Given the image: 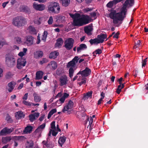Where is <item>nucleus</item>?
<instances>
[{"label": "nucleus", "instance_id": "obj_12", "mask_svg": "<svg viewBox=\"0 0 148 148\" xmlns=\"http://www.w3.org/2000/svg\"><path fill=\"white\" fill-rule=\"evenodd\" d=\"M59 81L60 82V85L63 86L66 85L68 82V77L66 75H64L61 76L59 78Z\"/></svg>", "mask_w": 148, "mask_h": 148}, {"label": "nucleus", "instance_id": "obj_33", "mask_svg": "<svg viewBox=\"0 0 148 148\" xmlns=\"http://www.w3.org/2000/svg\"><path fill=\"white\" fill-rule=\"evenodd\" d=\"M66 139V138L65 137H61L60 138L58 142L61 146H62V145L65 142Z\"/></svg>", "mask_w": 148, "mask_h": 148}, {"label": "nucleus", "instance_id": "obj_36", "mask_svg": "<svg viewBox=\"0 0 148 148\" xmlns=\"http://www.w3.org/2000/svg\"><path fill=\"white\" fill-rule=\"evenodd\" d=\"M20 10L21 11L24 12H29V9L27 7L24 6H22L20 7Z\"/></svg>", "mask_w": 148, "mask_h": 148}, {"label": "nucleus", "instance_id": "obj_6", "mask_svg": "<svg viewBox=\"0 0 148 148\" xmlns=\"http://www.w3.org/2000/svg\"><path fill=\"white\" fill-rule=\"evenodd\" d=\"M16 60L14 56L8 54L5 57V62L7 66L10 67H12L16 65Z\"/></svg>", "mask_w": 148, "mask_h": 148}, {"label": "nucleus", "instance_id": "obj_14", "mask_svg": "<svg viewBox=\"0 0 148 148\" xmlns=\"http://www.w3.org/2000/svg\"><path fill=\"white\" fill-rule=\"evenodd\" d=\"M93 30V26L92 24L85 26L84 28L85 32L88 36H90L92 34V32Z\"/></svg>", "mask_w": 148, "mask_h": 148}, {"label": "nucleus", "instance_id": "obj_10", "mask_svg": "<svg viewBox=\"0 0 148 148\" xmlns=\"http://www.w3.org/2000/svg\"><path fill=\"white\" fill-rule=\"evenodd\" d=\"M73 102L72 101L70 100L64 107L62 110V112L65 113L66 112H69V113L70 114V111L69 110L73 108Z\"/></svg>", "mask_w": 148, "mask_h": 148}, {"label": "nucleus", "instance_id": "obj_38", "mask_svg": "<svg viewBox=\"0 0 148 148\" xmlns=\"http://www.w3.org/2000/svg\"><path fill=\"white\" fill-rule=\"evenodd\" d=\"M80 80H78V81H81L78 83V84L81 86L83 84H85L86 82V78L83 77L82 78H80Z\"/></svg>", "mask_w": 148, "mask_h": 148}, {"label": "nucleus", "instance_id": "obj_18", "mask_svg": "<svg viewBox=\"0 0 148 148\" xmlns=\"http://www.w3.org/2000/svg\"><path fill=\"white\" fill-rule=\"evenodd\" d=\"M123 1V0H114L112 1H110L106 5V6L109 8H112L114 5H115L119 2Z\"/></svg>", "mask_w": 148, "mask_h": 148}, {"label": "nucleus", "instance_id": "obj_20", "mask_svg": "<svg viewBox=\"0 0 148 148\" xmlns=\"http://www.w3.org/2000/svg\"><path fill=\"white\" fill-rule=\"evenodd\" d=\"M16 84V82L14 81H12L9 83L8 84L9 87L8 91L9 92H11L14 89Z\"/></svg>", "mask_w": 148, "mask_h": 148}, {"label": "nucleus", "instance_id": "obj_42", "mask_svg": "<svg viewBox=\"0 0 148 148\" xmlns=\"http://www.w3.org/2000/svg\"><path fill=\"white\" fill-rule=\"evenodd\" d=\"M102 53L101 50L100 49H98L94 51L93 53V56H96V55L97 54H99Z\"/></svg>", "mask_w": 148, "mask_h": 148}, {"label": "nucleus", "instance_id": "obj_30", "mask_svg": "<svg viewBox=\"0 0 148 148\" xmlns=\"http://www.w3.org/2000/svg\"><path fill=\"white\" fill-rule=\"evenodd\" d=\"M27 30L31 34H36L37 33L36 30L34 27L32 26H29Z\"/></svg>", "mask_w": 148, "mask_h": 148}, {"label": "nucleus", "instance_id": "obj_39", "mask_svg": "<svg viewBox=\"0 0 148 148\" xmlns=\"http://www.w3.org/2000/svg\"><path fill=\"white\" fill-rule=\"evenodd\" d=\"M56 109H52L49 113L48 116V119H49L51 116L54 113L56 112Z\"/></svg>", "mask_w": 148, "mask_h": 148}, {"label": "nucleus", "instance_id": "obj_51", "mask_svg": "<svg viewBox=\"0 0 148 148\" xmlns=\"http://www.w3.org/2000/svg\"><path fill=\"white\" fill-rule=\"evenodd\" d=\"M53 19L52 16L50 17L49 20L48 21V23L49 25L52 24L53 23Z\"/></svg>", "mask_w": 148, "mask_h": 148}, {"label": "nucleus", "instance_id": "obj_3", "mask_svg": "<svg viewBox=\"0 0 148 148\" xmlns=\"http://www.w3.org/2000/svg\"><path fill=\"white\" fill-rule=\"evenodd\" d=\"M107 37L106 34H101L97 36V38L94 39H91L89 40V42L91 45L94 44L97 45L103 43Z\"/></svg>", "mask_w": 148, "mask_h": 148}, {"label": "nucleus", "instance_id": "obj_49", "mask_svg": "<svg viewBox=\"0 0 148 148\" xmlns=\"http://www.w3.org/2000/svg\"><path fill=\"white\" fill-rule=\"evenodd\" d=\"M13 75L10 72L7 73L5 75V77L7 79H9L11 78Z\"/></svg>", "mask_w": 148, "mask_h": 148}, {"label": "nucleus", "instance_id": "obj_52", "mask_svg": "<svg viewBox=\"0 0 148 148\" xmlns=\"http://www.w3.org/2000/svg\"><path fill=\"white\" fill-rule=\"evenodd\" d=\"M121 85H119L118 86V88L117 89L116 92L118 94H119L121 92V90L122 88H121Z\"/></svg>", "mask_w": 148, "mask_h": 148}, {"label": "nucleus", "instance_id": "obj_27", "mask_svg": "<svg viewBox=\"0 0 148 148\" xmlns=\"http://www.w3.org/2000/svg\"><path fill=\"white\" fill-rule=\"evenodd\" d=\"M43 72L41 71L37 72L36 74V79L39 80L42 79V77Z\"/></svg>", "mask_w": 148, "mask_h": 148}, {"label": "nucleus", "instance_id": "obj_13", "mask_svg": "<svg viewBox=\"0 0 148 148\" xmlns=\"http://www.w3.org/2000/svg\"><path fill=\"white\" fill-rule=\"evenodd\" d=\"M34 38L31 36H27L25 38V41L24 43L27 46H30L33 44L34 42Z\"/></svg>", "mask_w": 148, "mask_h": 148}, {"label": "nucleus", "instance_id": "obj_31", "mask_svg": "<svg viewBox=\"0 0 148 148\" xmlns=\"http://www.w3.org/2000/svg\"><path fill=\"white\" fill-rule=\"evenodd\" d=\"M11 140V136H6L2 138V141L3 143L6 144L7 142Z\"/></svg>", "mask_w": 148, "mask_h": 148}, {"label": "nucleus", "instance_id": "obj_46", "mask_svg": "<svg viewBox=\"0 0 148 148\" xmlns=\"http://www.w3.org/2000/svg\"><path fill=\"white\" fill-rule=\"evenodd\" d=\"M36 54L38 57H42L43 56V53L42 51H38L36 52Z\"/></svg>", "mask_w": 148, "mask_h": 148}, {"label": "nucleus", "instance_id": "obj_1", "mask_svg": "<svg viewBox=\"0 0 148 148\" xmlns=\"http://www.w3.org/2000/svg\"><path fill=\"white\" fill-rule=\"evenodd\" d=\"M134 3V0H126L123 4L120 12L117 13L115 10L111 12L109 17L113 19V23L115 26L119 27L122 23L126 17L127 8L132 6Z\"/></svg>", "mask_w": 148, "mask_h": 148}, {"label": "nucleus", "instance_id": "obj_28", "mask_svg": "<svg viewBox=\"0 0 148 148\" xmlns=\"http://www.w3.org/2000/svg\"><path fill=\"white\" fill-rule=\"evenodd\" d=\"M25 116V114L22 111H18L16 113V117L17 119H21L23 118Z\"/></svg>", "mask_w": 148, "mask_h": 148}, {"label": "nucleus", "instance_id": "obj_4", "mask_svg": "<svg viewBox=\"0 0 148 148\" xmlns=\"http://www.w3.org/2000/svg\"><path fill=\"white\" fill-rule=\"evenodd\" d=\"M13 24L18 27L24 26L26 24V19L22 16L17 17L13 19Z\"/></svg>", "mask_w": 148, "mask_h": 148}, {"label": "nucleus", "instance_id": "obj_37", "mask_svg": "<svg viewBox=\"0 0 148 148\" xmlns=\"http://www.w3.org/2000/svg\"><path fill=\"white\" fill-rule=\"evenodd\" d=\"M33 96H34V101L35 102H38L40 101L41 99L40 97L36 92L34 93Z\"/></svg>", "mask_w": 148, "mask_h": 148}, {"label": "nucleus", "instance_id": "obj_34", "mask_svg": "<svg viewBox=\"0 0 148 148\" xmlns=\"http://www.w3.org/2000/svg\"><path fill=\"white\" fill-rule=\"evenodd\" d=\"M34 143L32 141H27L26 143V148H32Z\"/></svg>", "mask_w": 148, "mask_h": 148}, {"label": "nucleus", "instance_id": "obj_35", "mask_svg": "<svg viewBox=\"0 0 148 148\" xmlns=\"http://www.w3.org/2000/svg\"><path fill=\"white\" fill-rule=\"evenodd\" d=\"M63 42V41L62 38H59L57 40L56 45L58 47L62 45Z\"/></svg>", "mask_w": 148, "mask_h": 148}, {"label": "nucleus", "instance_id": "obj_56", "mask_svg": "<svg viewBox=\"0 0 148 148\" xmlns=\"http://www.w3.org/2000/svg\"><path fill=\"white\" fill-rule=\"evenodd\" d=\"M45 123H43L42 124L40 125L38 127L40 128L42 130H43L44 128L45 127Z\"/></svg>", "mask_w": 148, "mask_h": 148}, {"label": "nucleus", "instance_id": "obj_50", "mask_svg": "<svg viewBox=\"0 0 148 148\" xmlns=\"http://www.w3.org/2000/svg\"><path fill=\"white\" fill-rule=\"evenodd\" d=\"M22 103L24 104L25 105L27 106H30L32 105V103H31L30 102L27 101H22Z\"/></svg>", "mask_w": 148, "mask_h": 148}, {"label": "nucleus", "instance_id": "obj_57", "mask_svg": "<svg viewBox=\"0 0 148 148\" xmlns=\"http://www.w3.org/2000/svg\"><path fill=\"white\" fill-rule=\"evenodd\" d=\"M52 130V135L53 136H55L58 133V132H56L55 130Z\"/></svg>", "mask_w": 148, "mask_h": 148}, {"label": "nucleus", "instance_id": "obj_61", "mask_svg": "<svg viewBox=\"0 0 148 148\" xmlns=\"http://www.w3.org/2000/svg\"><path fill=\"white\" fill-rule=\"evenodd\" d=\"M119 32H117L116 34H115L113 36L114 38H119Z\"/></svg>", "mask_w": 148, "mask_h": 148}, {"label": "nucleus", "instance_id": "obj_25", "mask_svg": "<svg viewBox=\"0 0 148 148\" xmlns=\"http://www.w3.org/2000/svg\"><path fill=\"white\" fill-rule=\"evenodd\" d=\"M69 96V94L66 93H64V95L63 96L61 97L59 100H58L56 102H58V101L60 102L61 103H63L65 99L67 98V97Z\"/></svg>", "mask_w": 148, "mask_h": 148}, {"label": "nucleus", "instance_id": "obj_16", "mask_svg": "<svg viewBox=\"0 0 148 148\" xmlns=\"http://www.w3.org/2000/svg\"><path fill=\"white\" fill-rule=\"evenodd\" d=\"M23 136H14L13 137L14 139V147H16L18 145V141L19 140H23L25 139Z\"/></svg>", "mask_w": 148, "mask_h": 148}, {"label": "nucleus", "instance_id": "obj_54", "mask_svg": "<svg viewBox=\"0 0 148 148\" xmlns=\"http://www.w3.org/2000/svg\"><path fill=\"white\" fill-rule=\"evenodd\" d=\"M42 143L44 145V146H45L47 147H49V145L48 144L47 142L45 141H43L42 142Z\"/></svg>", "mask_w": 148, "mask_h": 148}, {"label": "nucleus", "instance_id": "obj_11", "mask_svg": "<svg viewBox=\"0 0 148 148\" xmlns=\"http://www.w3.org/2000/svg\"><path fill=\"white\" fill-rule=\"evenodd\" d=\"M26 60L22 58H19L17 60V67L18 69H21L25 65Z\"/></svg>", "mask_w": 148, "mask_h": 148}, {"label": "nucleus", "instance_id": "obj_64", "mask_svg": "<svg viewBox=\"0 0 148 148\" xmlns=\"http://www.w3.org/2000/svg\"><path fill=\"white\" fill-rule=\"evenodd\" d=\"M123 78L122 77L120 78L118 80V81L119 82V84H120L119 85H121L122 84L121 81L123 80Z\"/></svg>", "mask_w": 148, "mask_h": 148}, {"label": "nucleus", "instance_id": "obj_29", "mask_svg": "<svg viewBox=\"0 0 148 148\" xmlns=\"http://www.w3.org/2000/svg\"><path fill=\"white\" fill-rule=\"evenodd\" d=\"M62 5L65 7L69 5L70 2V0H60Z\"/></svg>", "mask_w": 148, "mask_h": 148}, {"label": "nucleus", "instance_id": "obj_47", "mask_svg": "<svg viewBox=\"0 0 148 148\" xmlns=\"http://www.w3.org/2000/svg\"><path fill=\"white\" fill-rule=\"evenodd\" d=\"M91 17H89L90 18V20L91 18H94V19L96 18V13L95 12H91L90 13Z\"/></svg>", "mask_w": 148, "mask_h": 148}, {"label": "nucleus", "instance_id": "obj_53", "mask_svg": "<svg viewBox=\"0 0 148 148\" xmlns=\"http://www.w3.org/2000/svg\"><path fill=\"white\" fill-rule=\"evenodd\" d=\"M147 59V58H146L143 61L142 60V68L143 67L145 66L146 65V62H147V60H146Z\"/></svg>", "mask_w": 148, "mask_h": 148}, {"label": "nucleus", "instance_id": "obj_26", "mask_svg": "<svg viewBox=\"0 0 148 148\" xmlns=\"http://www.w3.org/2000/svg\"><path fill=\"white\" fill-rule=\"evenodd\" d=\"M86 122L89 121V125H88L87 128H88L89 127V129H92V123L93 122V119L92 117H90V118L86 116Z\"/></svg>", "mask_w": 148, "mask_h": 148}, {"label": "nucleus", "instance_id": "obj_21", "mask_svg": "<svg viewBox=\"0 0 148 148\" xmlns=\"http://www.w3.org/2000/svg\"><path fill=\"white\" fill-rule=\"evenodd\" d=\"M87 48V47L86 44H82L77 48V52L78 53H80L82 50L86 49Z\"/></svg>", "mask_w": 148, "mask_h": 148}, {"label": "nucleus", "instance_id": "obj_55", "mask_svg": "<svg viewBox=\"0 0 148 148\" xmlns=\"http://www.w3.org/2000/svg\"><path fill=\"white\" fill-rule=\"evenodd\" d=\"M92 91H90L87 92L86 94V95L88 97H91L92 96Z\"/></svg>", "mask_w": 148, "mask_h": 148}, {"label": "nucleus", "instance_id": "obj_15", "mask_svg": "<svg viewBox=\"0 0 148 148\" xmlns=\"http://www.w3.org/2000/svg\"><path fill=\"white\" fill-rule=\"evenodd\" d=\"M13 130L12 128L9 129L7 127H5L1 131L0 135L4 136L10 134L13 131Z\"/></svg>", "mask_w": 148, "mask_h": 148}, {"label": "nucleus", "instance_id": "obj_63", "mask_svg": "<svg viewBox=\"0 0 148 148\" xmlns=\"http://www.w3.org/2000/svg\"><path fill=\"white\" fill-rule=\"evenodd\" d=\"M79 75H80L79 74H78V73H77V75L75 76L73 78V80L75 81V80L77 79V78L78 79V78L79 77Z\"/></svg>", "mask_w": 148, "mask_h": 148}, {"label": "nucleus", "instance_id": "obj_5", "mask_svg": "<svg viewBox=\"0 0 148 148\" xmlns=\"http://www.w3.org/2000/svg\"><path fill=\"white\" fill-rule=\"evenodd\" d=\"M48 10L52 13L58 14L60 10L59 4L56 2H51L48 6Z\"/></svg>", "mask_w": 148, "mask_h": 148}, {"label": "nucleus", "instance_id": "obj_58", "mask_svg": "<svg viewBox=\"0 0 148 148\" xmlns=\"http://www.w3.org/2000/svg\"><path fill=\"white\" fill-rule=\"evenodd\" d=\"M6 44V43L4 41L0 42V48L2 47L4 45Z\"/></svg>", "mask_w": 148, "mask_h": 148}, {"label": "nucleus", "instance_id": "obj_23", "mask_svg": "<svg viewBox=\"0 0 148 148\" xmlns=\"http://www.w3.org/2000/svg\"><path fill=\"white\" fill-rule=\"evenodd\" d=\"M59 55V53L57 51L52 52L49 55V57L50 59H54L56 58Z\"/></svg>", "mask_w": 148, "mask_h": 148}, {"label": "nucleus", "instance_id": "obj_7", "mask_svg": "<svg viewBox=\"0 0 148 148\" xmlns=\"http://www.w3.org/2000/svg\"><path fill=\"white\" fill-rule=\"evenodd\" d=\"M91 73L90 70L88 68H86L85 69L81 70L78 73V74H79V77L78 78V80H80L83 77L85 78L86 77L88 76Z\"/></svg>", "mask_w": 148, "mask_h": 148}, {"label": "nucleus", "instance_id": "obj_22", "mask_svg": "<svg viewBox=\"0 0 148 148\" xmlns=\"http://www.w3.org/2000/svg\"><path fill=\"white\" fill-rule=\"evenodd\" d=\"M47 67H49L51 69L55 70L57 67L56 63L54 61H52L50 62L48 64Z\"/></svg>", "mask_w": 148, "mask_h": 148}, {"label": "nucleus", "instance_id": "obj_41", "mask_svg": "<svg viewBox=\"0 0 148 148\" xmlns=\"http://www.w3.org/2000/svg\"><path fill=\"white\" fill-rule=\"evenodd\" d=\"M48 34L47 32V31H45L41 38L42 40L45 41L47 38Z\"/></svg>", "mask_w": 148, "mask_h": 148}, {"label": "nucleus", "instance_id": "obj_9", "mask_svg": "<svg viewBox=\"0 0 148 148\" xmlns=\"http://www.w3.org/2000/svg\"><path fill=\"white\" fill-rule=\"evenodd\" d=\"M79 58L78 56H75L72 60L69 62L67 67L69 68L76 69V64L77 63Z\"/></svg>", "mask_w": 148, "mask_h": 148}, {"label": "nucleus", "instance_id": "obj_8", "mask_svg": "<svg viewBox=\"0 0 148 148\" xmlns=\"http://www.w3.org/2000/svg\"><path fill=\"white\" fill-rule=\"evenodd\" d=\"M74 40L72 38H69L64 42V47L67 50H70L73 47Z\"/></svg>", "mask_w": 148, "mask_h": 148}, {"label": "nucleus", "instance_id": "obj_40", "mask_svg": "<svg viewBox=\"0 0 148 148\" xmlns=\"http://www.w3.org/2000/svg\"><path fill=\"white\" fill-rule=\"evenodd\" d=\"M76 69L72 68H70L69 70V76L71 78L73 76L74 72V71Z\"/></svg>", "mask_w": 148, "mask_h": 148}, {"label": "nucleus", "instance_id": "obj_45", "mask_svg": "<svg viewBox=\"0 0 148 148\" xmlns=\"http://www.w3.org/2000/svg\"><path fill=\"white\" fill-rule=\"evenodd\" d=\"M49 61L46 58H43L39 62L40 64L42 65L43 64L46 63Z\"/></svg>", "mask_w": 148, "mask_h": 148}, {"label": "nucleus", "instance_id": "obj_17", "mask_svg": "<svg viewBox=\"0 0 148 148\" xmlns=\"http://www.w3.org/2000/svg\"><path fill=\"white\" fill-rule=\"evenodd\" d=\"M34 8L37 10L42 11L45 9V6L43 4H37L34 3L33 5Z\"/></svg>", "mask_w": 148, "mask_h": 148}, {"label": "nucleus", "instance_id": "obj_59", "mask_svg": "<svg viewBox=\"0 0 148 148\" xmlns=\"http://www.w3.org/2000/svg\"><path fill=\"white\" fill-rule=\"evenodd\" d=\"M6 119L7 121L9 122H11L12 121V120L10 116H8L7 117Z\"/></svg>", "mask_w": 148, "mask_h": 148}, {"label": "nucleus", "instance_id": "obj_44", "mask_svg": "<svg viewBox=\"0 0 148 148\" xmlns=\"http://www.w3.org/2000/svg\"><path fill=\"white\" fill-rule=\"evenodd\" d=\"M14 41L17 43L20 44L22 42L21 39L20 37H15L14 39Z\"/></svg>", "mask_w": 148, "mask_h": 148}, {"label": "nucleus", "instance_id": "obj_62", "mask_svg": "<svg viewBox=\"0 0 148 148\" xmlns=\"http://www.w3.org/2000/svg\"><path fill=\"white\" fill-rule=\"evenodd\" d=\"M25 55V53H23V51L20 52L18 54V55L21 57Z\"/></svg>", "mask_w": 148, "mask_h": 148}, {"label": "nucleus", "instance_id": "obj_43", "mask_svg": "<svg viewBox=\"0 0 148 148\" xmlns=\"http://www.w3.org/2000/svg\"><path fill=\"white\" fill-rule=\"evenodd\" d=\"M42 130L40 128L38 127V128L36 130L35 132L38 135H40Z\"/></svg>", "mask_w": 148, "mask_h": 148}, {"label": "nucleus", "instance_id": "obj_60", "mask_svg": "<svg viewBox=\"0 0 148 148\" xmlns=\"http://www.w3.org/2000/svg\"><path fill=\"white\" fill-rule=\"evenodd\" d=\"M28 95V93H26V94H25L24 95L23 97V99L25 100H27V99Z\"/></svg>", "mask_w": 148, "mask_h": 148}, {"label": "nucleus", "instance_id": "obj_48", "mask_svg": "<svg viewBox=\"0 0 148 148\" xmlns=\"http://www.w3.org/2000/svg\"><path fill=\"white\" fill-rule=\"evenodd\" d=\"M55 123V121H53L51 124V129L52 130H56Z\"/></svg>", "mask_w": 148, "mask_h": 148}, {"label": "nucleus", "instance_id": "obj_19", "mask_svg": "<svg viewBox=\"0 0 148 148\" xmlns=\"http://www.w3.org/2000/svg\"><path fill=\"white\" fill-rule=\"evenodd\" d=\"M39 116V114L38 113L35 112L29 116V120L31 122H33L38 118Z\"/></svg>", "mask_w": 148, "mask_h": 148}, {"label": "nucleus", "instance_id": "obj_24", "mask_svg": "<svg viewBox=\"0 0 148 148\" xmlns=\"http://www.w3.org/2000/svg\"><path fill=\"white\" fill-rule=\"evenodd\" d=\"M33 127L30 125H28L25 127L23 131V133L25 134L30 133L32 131Z\"/></svg>", "mask_w": 148, "mask_h": 148}, {"label": "nucleus", "instance_id": "obj_32", "mask_svg": "<svg viewBox=\"0 0 148 148\" xmlns=\"http://www.w3.org/2000/svg\"><path fill=\"white\" fill-rule=\"evenodd\" d=\"M64 72L63 69L62 68H58L56 71V74L59 76L62 75Z\"/></svg>", "mask_w": 148, "mask_h": 148}, {"label": "nucleus", "instance_id": "obj_2", "mask_svg": "<svg viewBox=\"0 0 148 148\" xmlns=\"http://www.w3.org/2000/svg\"><path fill=\"white\" fill-rule=\"evenodd\" d=\"M70 16L73 19V25L75 26H81L89 23L90 18L87 15H83L81 17L79 14H69Z\"/></svg>", "mask_w": 148, "mask_h": 148}]
</instances>
